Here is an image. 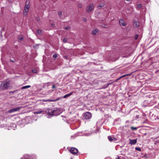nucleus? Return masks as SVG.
Listing matches in <instances>:
<instances>
[{
  "instance_id": "obj_1",
  "label": "nucleus",
  "mask_w": 159,
  "mask_h": 159,
  "mask_svg": "<svg viewBox=\"0 0 159 159\" xmlns=\"http://www.w3.org/2000/svg\"><path fill=\"white\" fill-rule=\"evenodd\" d=\"M59 111V110L58 109L56 110L48 109L46 111V112L48 115L57 116L60 114Z\"/></svg>"
},
{
  "instance_id": "obj_2",
  "label": "nucleus",
  "mask_w": 159,
  "mask_h": 159,
  "mask_svg": "<svg viewBox=\"0 0 159 159\" xmlns=\"http://www.w3.org/2000/svg\"><path fill=\"white\" fill-rule=\"evenodd\" d=\"M9 84V83L8 82H2L0 85V89L1 90H4L8 88V85Z\"/></svg>"
},
{
  "instance_id": "obj_3",
  "label": "nucleus",
  "mask_w": 159,
  "mask_h": 159,
  "mask_svg": "<svg viewBox=\"0 0 159 159\" xmlns=\"http://www.w3.org/2000/svg\"><path fill=\"white\" fill-rule=\"evenodd\" d=\"M29 1H27L25 7L24 11V16H26L27 15V12L29 10L30 6L29 5Z\"/></svg>"
},
{
  "instance_id": "obj_4",
  "label": "nucleus",
  "mask_w": 159,
  "mask_h": 159,
  "mask_svg": "<svg viewBox=\"0 0 159 159\" xmlns=\"http://www.w3.org/2000/svg\"><path fill=\"white\" fill-rule=\"evenodd\" d=\"M70 152L73 154H75L78 152V150L75 148H72L70 149Z\"/></svg>"
},
{
  "instance_id": "obj_5",
  "label": "nucleus",
  "mask_w": 159,
  "mask_h": 159,
  "mask_svg": "<svg viewBox=\"0 0 159 159\" xmlns=\"http://www.w3.org/2000/svg\"><path fill=\"white\" fill-rule=\"evenodd\" d=\"M91 114L89 112H87L84 115V117L86 119H89L91 117Z\"/></svg>"
},
{
  "instance_id": "obj_6",
  "label": "nucleus",
  "mask_w": 159,
  "mask_h": 159,
  "mask_svg": "<svg viewBox=\"0 0 159 159\" xmlns=\"http://www.w3.org/2000/svg\"><path fill=\"white\" fill-rule=\"evenodd\" d=\"M22 108V107H19L15 108L12 109L9 111V113H11L13 112L17 111L20 110Z\"/></svg>"
},
{
  "instance_id": "obj_7",
  "label": "nucleus",
  "mask_w": 159,
  "mask_h": 159,
  "mask_svg": "<svg viewBox=\"0 0 159 159\" xmlns=\"http://www.w3.org/2000/svg\"><path fill=\"white\" fill-rule=\"evenodd\" d=\"M93 8V3L91 4L87 8V11L88 12L91 11Z\"/></svg>"
},
{
  "instance_id": "obj_8",
  "label": "nucleus",
  "mask_w": 159,
  "mask_h": 159,
  "mask_svg": "<svg viewBox=\"0 0 159 159\" xmlns=\"http://www.w3.org/2000/svg\"><path fill=\"white\" fill-rule=\"evenodd\" d=\"M119 23L120 25L122 26H124L126 25L125 21L123 19L120 20L119 21Z\"/></svg>"
},
{
  "instance_id": "obj_9",
  "label": "nucleus",
  "mask_w": 159,
  "mask_h": 159,
  "mask_svg": "<svg viewBox=\"0 0 159 159\" xmlns=\"http://www.w3.org/2000/svg\"><path fill=\"white\" fill-rule=\"evenodd\" d=\"M108 138L109 141L111 142L112 141H115L116 140V139L115 138H114V137L111 136H108Z\"/></svg>"
},
{
  "instance_id": "obj_10",
  "label": "nucleus",
  "mask_w": 159,
  "mask_h": 159,
  "mask_svg": "<svg viewBox=\"0 0 159 159\" xmlns=\"http://www.w3.org/2000/svg\"><path fill=\"white\" fill-rule=\"evenodd\" d=\"M137 139H135L133 140H130V143L131 145H134L137 142Z\"/></svg>"
},
{
  "instance_id": "obj_11",
  "label": "nucleus",
  "mask_w": 159,
  "mask_h": 159,
  "mask_svg": "<svg viewBox=\"0 0 159 159\" xmlns=\"http://www.w3.org/2000/svg\"><path fill=\"white\" fill-rule=\"evenodd\" d=\"M134 26L135 27H138L139 25V23L137 21H135L134 23Z\"/></svg>"
},
{
  "instance_id": "obj_12",
  "label": "nucleus",
  "mask_w": 159,
  "mask_h": 159,
  "mask_svg": "<svg viewBox=\"0 0 159 159\" xmlns=\"http://www.w3.org/2000/svg\"><path fill=\"white\" fill-rule=\"evenodd\" d=\"M73 92H72L69 94H66L65 95H64L63 97V98H66L68 97H69L70 96H71V95H72L73 94Z\"/></svg>"
},
{
  "instance_id": "obj_13",
  "label": "nucleus",
  "mask_w": 159,
  "mask_h": 159,
  "mask_svg": "<svg viewBox=\"0 0 159 159\" xmlns=\"http://www.w3.org/2000/svg\"><path fill=\"white\" fill-rule=\"evenodd\" d=\"M99 31V30H98L94 29L92 31V33L93 34L95 35L97 34Z\"/></svg>"
},
{
  "instance_id": "obj_14",
  "label": "nucleus",
  "mask_w": 159,
  "mask_h": 159,
  "mask_svg": "<svg viewBox=\"0 0 159 159\" xmlns=\"http://www.w3.org/2000/svg\"><path fill=\"white\" fill-rule=\"evenodd\" d=\"M30 87V85H27V86H24L22 87L21 88V89H27V88H29Z\"/></svg>"
},
{
  "instance_id": "obj_15",
  "label": "nucleus",
  "mask_w": 159,
  "mask_h": 159,
  "mask_svg": "<svg viewBox=\"0 0 159 159\" xmlns=\"http://www.w3.org/2000/svg\"><path fill=\"white\" fill-rule=\"evenodd\" d=\"M104 3H100L99 4V6H98V7H104Z\"/></svg>"
},
{
  "instance_id": "obj_16",
  "label": "nucleus",
  "mask_w": 159,
  "mask_h": 159,
  "mask_svg": "<svg viewBox=\"0 0 159 159\" xmlns=\"http://www.w3.org/2000/svg\"><path fill=\"white\" fill-rule=\"evenodd\" d=\"M43 112L42 111H35L34 112V114H39L42 113Z\"/></svg>"
},
{
  "instance_id": "obj_17",
  "label": "nucleus",
  "mask_w": 159,
  "mask_h": 159,
  "mask_svg": "<svg viewBox=\"0 0 159 159\" xmlns=\"http://www.w3.org/2000/svg\"><path fill=\"white\" fill-rule=\"evenodd\" d=\"M62 98V97L58 98H57L56 99H54V102H56L57 101L59 100Z\"/></svg>"
},
{
  "instance_id": "obj_18",
  "label": "nucleus",
  "mask_w": 159,
  "mask_h": 159,
  "mask_svg": "<svg viewBox=\"0 0 159 159\" xmlns=\"http://www.w3.org/2000/svg\"><path fill=\"white\" fill-rule=\"evenodd\" d=\"M131 129L132 130H136L137 129V128L136 127H131Z\"/></svg>"
},
{
  "instance_id": "obj_19",
  "label": "nucleus",
  "mask_w": 159,
  "mask_h": 159,
  "mask_svg": "<svg viewBox=\"0 0 159 159\" xmlns=\"http://www.w3.org/2000/svg\"><path fill=\"white\" fill-rule=\"evenodd\" d=\"M32 72L34 73H37L38 72L37 70L35 69H33L32 70Z\"/></svg>"
},
{
  "instance_id": "obj_20",
  "label": "nucleus",
  "mask_w": 159,
  "mask_h": 159,
  "mask_svg": "<svg viewBox=\"0 0 159 159\" xmlns=\"http://www.w3.org/2000/svg\"><path fill=\"white\" fill-rule=\"evenodd\" d=\"M129 75L128 74H126V75H123L122 76H121L120 77L118 80H118L119 79H120L121 78H122L123 77H125L126 75Z\"/></svg>"
},
{
  "instance_id": "obj_21",
  "label": "nucleus",
  "mask_w": 159,
  "mask_h": 159,
  "mask_svg": "<svg viewBox=\"0 0 159 159\" xmlns=\"http://www.w3.org/2000/svg\"><path fill=\"white\" fill-rule=\"evenodd\" d=\"M18 39H19L20 40H22L23 39V38L21 36H18Z\"/></svg>"
},
{
  "instance_id": "obj_22",
  "label": "nucleus",
  "mask_w": 159,
  "mask_h": 159,
  "mask_svg": "<svg viewBox=\"0 0 159 159\" xmlns=\"http://www.w3.org/2000/svg\"><path fill=\"white\" fill-rule=\"evenodd\" d=\"M41 30H37V33L39 34H41Z\"/></svg>"
},
{
  "instance_id": "obj_23",
  "label": "nucleus",
  "mask_w": 159,
  "mask_h": 159,
  "mask_svg": "<svg viewBox=\"0 0 159 159\" xmlns=\"http://www.w3.org/2000/svg\"><path fill=\"white\" fill-rule=\"evenodd\" d=\"M46 101H47V102H54V100H51V99L46 100Z\"/></svg>"
},
{
  "instance_id": "obj_24",
  "label": "nucleus",
  "mask_w": 159,
  "mask_h": 159,
  "mask_svg": "<svg viewBox=\"0 0 159 159\" xmlns=\"http://www.w3.org/2000/svg\"><path fill=\"white\" fill-rule=\"evenodd\" d=\"M142 7V5L141 4H139L137 5V8H140Z\"/></svg>"
},
{
  "instance_id": "obj_25",
  "label": "nucleus",
  "mask_w": 159,
  "mask_h": 159,
  "mask_svg": "<svg viewBox=\"0 0 159 159\" xmlns=\"http://www.w3.org/2000/svg\"><path fill=\"white\" fill-rule=\"evenodd\" d=\"M30 157L28 155H25V159H28V157Z\"/></svg>"
},
{
  "instance_id": "obj_26",
  "label": "nucleus",
  "mask_w": 159,
  "mask_h": 159,
  "mask_svg": "<svg viewBox=\"0 0 159 159\" xmlns=\"http://www.w3.org/2000/svg\"><path fill=\"white\" fill-rule=\"evenodd\" d=\"M135 149L137 151H140L141 150V149L140 148H137V147H136L135 148Z\"/></svg>"
},
{
  "instance_id": "obj_27",
  "label": "nucleus",
  "mask_w": 159,
  "mask_h": 159,
  "mask_svg": "<svg viewBox=\"0 0 159 159\" xmlns=\"http://www.w3.org/2000/svg\"><path fill=\"white\" fill-rule=\"evenodd\" d=\"M82 5L81 3H79L78 5V6L80 8H81L82 7Z\"/></svg>"
},
{
  "instance_id": "obj_28",
  "label": "nucleus",
  "mask_w": 159,
  "mask_h": 159,
  "mask_svg": "<svg viewBox=\"0 0 159 159\" xmlns=\"http://www.w3.org/2000/svg\"><path fill=\"white\" fill-rule=\"evenodd\" d=\"M57 57V54H54L53 56V57L54 58Z\"/></svg>"
},
{
  "instance_id": "obj_29",
  "label": "nucleus",
  "mask_w": 159,
  "mask_h": 159,
  "mask_svg": "<svg viewBox=\"0 0 159 159\" xmlns=\"http://www.w3.org/2000/svg\"><path fill=\"white\" fill-rule=\"evenodd\" d=\"M70 29V27L69 26H67L65 27V29L66 30H68Z\"/></svg>"
},
{
  "instance_id": "obj_30",
  "label": "nucleus",
  "mask_w": 159,
  "mask_h": 159,
  "mask_svg": "<svg viewBox=\"0 0 159 159\" xmlns=\"http://www.w3.org/2000/svg\"><path fill=\"white\" fill-rule=\"evenodd\" d=\"M138 35L137 34L135 36V39H136L138 38Z\"/></svg>"
},
{
  "instance_id": "obj_31",
  "label": "nucleus",
  "mask_w": 159,
  "mask_h": 159,
  "mask_svg": "<svg viewBox=\"0 0 159 159\" xmlns=\"http://www.w3.org/2000/svg\"><path fill=\"white\" fill-rule=\"evenodd\" d=\"M63 41L65 42V43H66V42L67 41V39H64L63 40Z\"/></svg>"
},
{
  "instance_id": "obj_32",
  "label": "nucleus",
  "mask_w": 159,
  "mask_h": 159,
  "mask_svg": "<svg viewBox=\"0 0 159 159\" xmlns=\"http://www.w3.org/2000/svg\"><path fill=\"white\" fill-rule=\"evenodd\" d=\"M83 20L84 21H87L86 19L85 18H83Z\"/></svg>"
},
{
  "instance_id": "obj_33",
  "label": "nucleus",
  "mask_w": 159,
  "mask_h": 159,
  "mask_svg": "<svg viewBox=\"0 0 159 159\" xmlns=\"http://www.w3.org/2000/svg\"><path fill=\"white\" fill-rule=\"evenodd\" d=\"M58 14L60 16L62 14V12L61 11H59L58 12Z\"/></svg>"
},
{
  "instance_id": "obj_34",
  "label": "nucleus",
  "mask_w": 159,
  "mask_h": 159,
  "mask_svg": "<svg viewBox=\"0 0 159 159\" xmlns=\"http://www.w3.org/2000/svg\"><path fill=\"white\" fill-rule=\"evenodd\" d=\"M55 88V86L54 85H53L52 86V88L54 89Z\"/></svg>"
},
{
  "instance_id": "obj_35",
  "label": "nucleus",
  "mask_w": 159,
  "mask_h": 159,
  "mask_svg": "<svg viewBox=\"0 0 159 159\" xmlns=\"http://www.w3.org/2000/svg\"><path fill=\"white\" fill-rule=\"evenodd\" d=\"M46 101V100H42V101L43 102H47V101Z\"/></svg>"
},
{
  "instance_id": "obj_36",
  "label": "nucleus",
  "mask_w": 159,
  "mask_h": 159,
  "mask_svg": "<svg viewBox=\"0 0 159 159\" xmlns=\"http://www.w3.org/2000/svg\"><path fill=\"white\" fill-rule=\"evenodd\" d=\"M126 1H130L131 0H126Z\"/></svg>"
}]
</instances>
